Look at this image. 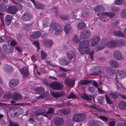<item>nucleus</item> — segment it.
<instances>
[{"label":"nucleus","mask_w":126,"mask_h":126,"mask_svg":"<svg viewBox=\"0 0 126 126\" xmlns=\"http://www.w3.org/2000/svg\"><path fill=\"white\" fill-rule=\"evenodd\" d=\"M79 50L80 53L82 55L88 54L90 51L89 42L88 40H84L81 41L79 44Z\"/></svg>","instance_id":"f257e3e1"},{"label":"nucleus","mask_w":126,"mask_h":126,"mask_svg":"<svg viewBox=\"0 0 126 126\" xmlns=\"http://www.w3.org/2000/svg\"><path fill=\"white\" fill-rule=\"evenodd\" d=\"M62 31L60 25L57 23H52L50 28V31L51 33H54L55 35L59 34Z\"/></svg>","instance_id":"f03ea898"},{"label":"nucleus","mask_w":126,"mask_h":126,"mask_svg":"<svg viewBox=\"0 0 126 126\" xmlns=\"http://www.w3.org/2000/svg\"><path fill=\"white\" fill-rule=\"evenodd\" d=\"M86 115L84 114L80 113L75 115L73 117V121L77 122H80L84 121L86 118Z\"/></svg>","instance_id":"7ed1b4c3"},{"label":"nucleus","mask_w":126,"mask_h":126,"mask_svg":"<svg viewBox=\"0 0 126 126\" xmlns=\"http://www.w3.org/2000/svg\"><path fill=\"white\" fill-rule=\"evenodd\" d=\"M49 86L53 89L58 91L62 90L63 87V84L59 82H53L49 84Z\"/></svg>","instance_id":"20e7f679"},{"label":"nucleus","mask_w":126,"mask_h":126,"mask_svg":"<svg viewBox=\"0 0 126 126\" xmlns=\"http://www.w3.org/2000/svg\"><path fill=\"white\" fill-rule=\"evenodd\" d=\"M37 92L39 94H41V95L38 97L39 99L44 98L46 97L49 94L48 92H46L44 93V89L43 87H37L36 89Z\"/></svg>","instance_id":"39448f33"},{"label":"nucleus","mask_w":126,"mask_h":126,"mask_svg":"<svg viewBox=\"0 0 126 126\" xmlns=\"http://www.w3.org/2000/svg\"><path fill=\"white\" fill-rule=\"evenodd\" d=\"M2 48L4 51L7 54L12 53L14 50V49L12 47L6 44L3 45Z\"/></svg>","instance_id":"423d86ee"},{"label":"nucleus","mask_w":126,"mask_h":126,"mask_svg":"<svg viewBox=\"0 0 126 126\" xmlns=\"http://www.w3.org/2000/svg\"><path fill=\"white\" fill-rule=\"evenodd\" d=\"M114 58L117 60H122L124 58L123 55L121 52L118 50H115L113 53Z\"/></svg>","instance_id":"0eeeda50"},{"label":"nucleus","mask_w":126,"mask_h":126,"mask_svg":"<svg viewBox=\"0 0 126 126\" xmlns=\"http://www.w3.org/2000/svg\"><path fill=\"white\" fill-rule=\"evenodd\" d=\"M64 82L69 87H72L75 83V80L67 78L65 79Z\"/></svg>","instance_id":"6e6552de"},{"label":"nucleus","mask_w":126,"mask_h":126,"mask_svg":"<svg viewBox=\"0 0 126 126\" xmlns=\"http://www.w3.org/2000/svg\"><path fill=\"white\" fill-rule=\"evenodd\" d=\"M32 17L31 14L29 12H26L22 15V19L24 21H27L30 20Z\"/></svg>","instance_id":"1a4fd4ad"},{"label":"nucleus","mask_w":126,"mask_h":126,"mask_svg":"<svg viewBox=\"0 0 126 126\" xmlns=\"http://www.w3.org/2000/svg\"><path fill=\"white\" fill-rule=\"evenodd\" d=\"M24 78L28 77L29 75L28 68L26 67H24L19 70Z\"/></svg>","instance_id":"9d476101"},{"label":"nucleus","mask_w":126,"mask_h":126,"mask_svg":"<svg viewBox=\"0 0 126 126\" xmlns=\"http://www.w3.org/2000/svg\"><path fill=\"white\" fill-rule=\"evenodd\" d=\"M126 76V72L122 71L121 70H118L116 72V78L121 79Z\"/></svg>","instance_id":"9b49d317"},{"label":"nucleus","mask_w":126,"mask_h":126,"mask_svg":"<svg viewBox=\"0 0 126 126\" xmlns=\"http://www.w3.org/2000/svg\"><path fill=\"white\" fill-rule=\"evenodd\" d=\"M54 109L49 108L47 112L43 115V116L46 117L49 119H50L52 115V114H54Z\"/></svg>","instance_id":"f8f14e48"},{"label":"nucleus","mask_w":126,"mask_h":126,"mask_svg":"<svg viewBox=\"0 0 126 126\" xmlns=\"http://www.w3.org/2000/svg\"><path fill=\"white\" fill-rule=\"evenodd\" d=\"M59 62L61 65L65 66L70 63L71 60L69 59L67 60L64 58H61L59 59Z\"/></svg>","instance_id":"ddd939ff"},{"label":"nucleus","mask_w":126,"mask_h":126,"mask_svg":"<svg viewBox=\"0 0 126 126\" xmlns=\"http://www.w3.org/2000/svg\"><path fill=\"white\" fill-rule=\"evenodd\" d=\"M33 3L36 8L38 9H43L45 8V6L39 2L35 1L34 0H31Z\"/></svg>","instance_id":"4468645a"},{"label":"nucleus","mask_w":126,"mask_h":126,"mask_svg":"<svg viewBox=\"0 0 126 126\" xmlns=\"http://www.w3.org/2000/svg\"><path fill=\"white\" fill-rule=\"evenodd\" d=\"M55 125L57 126H60L62 125L64 123L63 119L59 117H56L54 119Z\"/></svg>","instance_id":"2eb2a0df"},{"label":"nucleus","mask_w":126,"mask_h":126,"mask_svg":"<svg viewBox=\"0 0 126 126\" xmlns=\"http://www.w3.org/2000/svg\"><path fill=\"white\" fill-rule=\"evenodd\" d=\"M46 112L45 107H44L36 110L34 113L36 115H40L42 114L43 116V115L45 114Z\"/></svg>","instance_id":"dca6fc26"},{"label":"nucleus","mask_w":126,"mask_h":126,"mask_svg":"<svg viewBox=\"0 0 126 126\" xmlns=\"http://www.w3.org/2000/svg\"><path fill=\"white\" fill-rule=\"evenodd\" d=\"M67 57L68 59L71 60L73 58H75L76 56V54L75 52L72 51H70L67 52Z\"/></svg>","instance_id":"f3484780"},{"label":"nucleus","mask_w":126,"mask_h":126,"mask_svg":"<svg viewBox=\"0 0 126 126\" xmlns=\"http://www.w3.org/2000/svg\"><path fill=\"white\" fill-rule=\"evenodd\" d=\"M19 80L17 79H11L9 82V86L11 87L16 86L18 84Z\"/></svg>","instance_id":"a211bd4d"},{"label":"nucleus","mask_w":126,"mask_h":126,"mask_svg":"<svg viewBox=\"0 0 126 126\" xmlns=\"http://www.w3.org/2000/svg\"><path fill=\"white\" fill-rule=\"evenodd\" d=\"M100 38L98 36L94 37L91 42V46L94 47L100 41Z\"/></svg>","instance_id":"6ab92c4d"},{"label":"nucleus","mask_w":126,"mask_h":126,"mask_svg":"<svg viewBox=\"0 0 126 126\" xmlns=\"http://www.w3.org/2000/svg\"><path fill=\"white\" fill-rule=\"evenodd\" d=\"M17 10V8L15 6H10L8 8L7 11L9 13L13 14L15 13Z\"/></svg>","instance_id":"aec40b11"},{"label":"nucleus","mask_w":126,"mask_h":126,"mask_svg":"<svg viewBox=\"0 0 126 126\" xmlns=\"http://www.w3.org/2000/svg\"><path fill=\"white\" fill-rule=\"evenodd\" d=\"M52 96L54 97L57 98L63 96L64 95V93L62 91H61L52 92Z\"/></svg>","instance_id":"412c9836"},{"label":"nucleus","mask_w":126,"mask_h":126,"mask_svg":"<svg viewBox=\"0 0 126 126\" xmlns=\"http://www.w3.org/2000/svg\"><path fill=\"white\" fill-rule=\"evenodd\" d=\"M91 35V33L88 31H85L83 33H81L80 37L82 39H85L86 38L89 37Z\"/></svg>","instance_id":"4be33fe9"},{"label":"nucleus","mask_w":126,"mask_h":126,"mask_svg":"<svg viewBox=\"0 0 126 126\" xmlns=\"http://www.w3.org/2000/svg\"><path fill=\"white\" fill-rule=\"evenodd\" d=\"M118 107L121 110H125L126 109V102L124 101H121L118 103Z\"/></svg>","instance_id":"5701e85b"},{"label":"nucleus","mask_w":126,"mask_h":126,"mask_svg":"<svg viewBox=\"0 0 126 126\" xmlns=\"http://www.w3.org/2000/svg\"><path fill=\"white\" fill-rule=\"evenodd\" d=\"M80 97L83 99L91 100L92 98H94V96L92 95H89L88 96L86 94H83L81 95Z\"/></svg>","instance_id":"b1692460"},{"label":"nucleus","mask_w":126,"mask_h":126,"mask_svg":"<svg viewBox=\"0 0 126 126\" xmlns=\"http://www.w3.org/2000/svg\"><path fill=\"white\" fill-rule=\"evenodd\" d=\"M93 81L92 80H89L88 79L80 80L79 81L78 86H81L82 85H85Z\"/></svg>","instance_id":"393cba45"},{"label":"nucleus","mask_w":126,"mask_h":126,"mask_svg":"<svg viewBox=\"0 0 126 126\" xmlns=\"http://www.w3.org/2000/svg\"><path fill=\"white\" fill-rule=\"evenodd\" d=\"M106 42L107 43V46L110 47H114L117 46L116 42L114 41H110L109 42L107 41Z\"/></svg>","instance_id":"a878e982"},{"label":"nucleus","mask_w":126,"mask_h":126,"mask_svg":"<svg viewBox=\"0 0 126 126\" xmlns=\"http://www.w3.org/2000/svg\"><path fill=\"white\" fill-rule=\"evenodd\" d=\"M105 9L104 6L101 5H98L94 9V11L96 12H102L104 11Z\"/></svg>","instance_id":"bb28decb"},{"label":"nucleus","mask_w":126,"mask_h":126,"mask_svg":"<svg viewBox=\"0 0 126 126\" xmlns=\"http://www.w3.org/2000/svg\"><path fill=\"white\" fill-rule=\"evenodd\" d=\"M12 16L11 15H7L5 17V21L6 24L8 26L10 25L11 22Z\"/></svg>","instance_id":"cd10ccee"},{"label":"nucleus","mask_w":126,"mask_h":126,"mask_svg":"<svg viewBox=\"0 0 126 126\" xmlns=\"http://www.w3.org/2000/svg\"><path fill=\"white\" fill-rule=\"evenodd\" d=\"M107 43L102 42L97 46V48L98 51L103 48L104 47L107 46Z\"/></svg>","instance_id":"c85d7f7f"},{"label":"nucleus","mask_w":126,"mask_h":126,"mask_svg":"<svg viewBox=\"0 0 126 126\" xmlns=\"http://www.w3.org/2000/svg\"><path fill=\"white\" fill-rule=\"evenodd\" d=\"M41 35V33L39 31L35 32L31 35V37L33 39H36L39 38Z\"/></svg>","instance_id":"c756f323"},{"label":"nucleus","mask_w":126,"mask_h":126,"mask_svg":"<svg viewBox=\"0 0 126 126\" xmlns=\"http://www.w3.org/2000/svg\"><path fill=\"white\" fill-rule=\"evenodd\" d=\"M86 25L83 22H80L77 25V27L79 30H84L86 27Z\"/></svg>","instance_id":"7c9ffc66"},{"label":"nucleus","mask_w":126,"mask_h":126,"mask_svg":"<svg viewBox=\"0 0 126 126\" xmlns=\"http://www.w3.org/2000/svg\"><path fill=\"white\" fill-rule=\"evenodd\" d=\"M71 29V25L69 24H67L64 28V31L67 34L69 33Z\"/></svg>","instance_id":"2f4dec72"},{"label":"nucleus","mask_w":126,"mask_h":126,"mask_svg":"<svg viewBox=\"0 0 126 126\" xmlns=\"http://www.w3.org/2000/svg\"><path fill=\"white\" fill-rule=\"evenodd\" d=\"M114 35L117 36L124 37L125 36L124 33L120 31H114L113 32Z\"/></svg>","instance_id":"473e14b6"},{"label":"nucleus","mask_w":126,"mask_h":126,"mask_svg":"<svg viewBox=\"0 0 126 126\" xmlns=\"http://www.w3.org/2000/svg\"><path fill=\"white\" fill-rule=\"evenodd\" d=\"M110 65L113 68H117L118 66V64L115 61L111 60L110 61Z\"/></svg>","instance_id":"72a5a7b5"},{"label":"nucleus","mask_w":126,"mask_h":126,"mask_svg":"<svg viewBox=\"0 0 126 126\" xmlns=\"http://www.w3.org/2000/svg\"><path fill=\"white\" fill-rule=\"evenodd\" d=\"M21 98L20 94L18 93H15L12 96V98L15 100H20Z\"/></svg>","instance_id":"f704fd0d"},{"label":"nucleus","mask_w":126,"mask_h":126,"mask_svg":"<svg viewBox=\"0 0 126 126\" xmlns=\"http://www.w3.org/2000/svg\"><path fill=\"white\" fill-rule=\"evenodd\" d=\"M4 70L7 73H10L13 71V68L12 66L7 65L4 67Z\"/></svg>","instance_id":"c9c22d12"},{"label":"nucleus","mask_w":126,"mask_h":126,"mask_svg":"<svg viewBox=\"0 0 126 126\" xmlns=\"http://www.w3.org/2000/svg\"><path fill=\"white\" fill-rule=\"evenodd\" d=\"M103 14L104 16H107L110 18L113 17L115 15V13L113 12H104Z\"/></svg>","instance_id":"e433bc0d"},{"label":"nucleus","mask_w":126,"mask_h":126,"mask_svg":"<svg viewBox=\"0 0 126 126\" xmlns=\"http://www.w3.org/2000/svg\"><path fill=\"white\" fill-rule=\"evenodd\" d=\"M107 69L108 72L110 75L114 74L115 73V70L109 67H108Z\"/></svg>","instance_id":"4c0bfd02"},{"label":"nucleus","mask_w":126,"mask_h":126,"mask_svg":"<svg viewBox=\"0 0 126 126\" xmlns=\"http://www.w3.org/2000/svg\"><path fill=\"white\" fill-rule=\"evenodd\" d=\"M53 44V42L51 40H47L45 42V44L47 47H50Z\"/></svg>","instance_id":"58836bf2"},{"label":"nucleus","mask_w":126,"mask_h":126,"mask_svg":"<svg viewBox=\"0 0 126 126\" xmlns=\"http://www.w3.org/2000/svg\"><path fill=\"white\" fill-rule=\"evenodd\" d=\"M89 14V12L87 9H84L82 11L81 15L84 17L87 16Z\"/></svg>","instance_id":"ea45409f"},{"label":"nucleus","mask_w":126,"mask_h":126,"mask_svg":"<svg viewBox=\"0 0 126 126\" xmlns=\"http://www.w3.org/2000/svg\"><path fill=\"white\" fill-rule=\"evenodd\" d=\"M124 2V0H116L114 2V4L117 5H120L122 4Z\"/></svg>","instance_id":"a19ab883"},{"label":"nucleus","mask_w":126,"mask_h":126,"mask_svg":"<svg viewBox=\"0 0 126 126\" xmlns=\"http://www.w3.org/2000/svg\"><path fill=\"white\" fill-rule=\"evenodd\" d=\"M41 58L43 59H45L47 56V54L42 50L41 51Z\"/></svg>","instance_id":"79ce46f5"},{"label":"nucleus","mask_w":126,"mask_h":126,"mask_svg":"<svg viewBox=\"0 0 126 126\" xmlns=\"http://www.w3.org/2000/svg\"><path fill=\"white\" fill-rule=\"evenodd\" d=\"M105 98L107 103L109 104H111L112 102L107 95H105Z\"/></svg>","instance_id":"37998d69"},{"label":"nucleus","mask_w":126,"mask_h":126,"mask_svg":"<svg viewBox=\"0 0 126 126\" xmlns=\"http://www.w3.org/2000/svg\"><path fill=\"white\" fill-rule=\"evenodd\" d=\"M68 98L75 99L76 98V96L74 93L71 92L70 94L68 96Z\"/></svg>","instance_id":"c03bdc74"},{"label":"nucleus","mask_w":126,"mask_h":126,"mask_svg":"<svg viewBox=\"0 0 126 126\" xmlns=\"http://www.w3.org/2000/svg\"><path fill=\"white\" fill-rule=\"evenodd\" d=\"M99 118L105 122H106L109 120L108 118L104 116H100L99 117Z\"/></svg>","instance_id":"a18cd8bd"},{"label":"nucleus","mask_w":126,"mask_h":126,"mask_svg":"<svg viewBox=\"0 0 126 126\" xmlns=\"http://www.w3.org/2000/svg\"><path fill=\"white\" fill-rule=\"evenodd\" d=\"M60 112L64 114H67L69 113V112L65 109H61L60 110Z\"/></svg>","instance_id":"49530a36"},{"label":"nucleus","mask_w":126,"mask_h":126,"mask_svg":"<svg viewBox=\"0 0 126 126\" xmlns=\"http://www.w3.org/2000/svg\"><path fill=\"white\" fill-rule=\"evenodd\" d=\"M60 17L61 19L65 20H67L68 18V17L67 16H65L63 15L60 16Z\"/></svg>","instance_id":"de8ad7c7"},{"label":"nucleus","mask_w":126,"mask_h":126,"mask_svg":"<svg viewBox=\"0 0 126 126\" xmlns=\"http://www.w3.org/2000/svg\"><path fill=\"white\" fill-rule=\"evenodd\" d=\"M73 41L75 43H79L80 40L79 39L76 35H75L73 37Z\"/></svg>","instance_id":"09e8293b"},{"label":"nucleus","mask_w":126,"mask_h":126,"mask_svg":"<svg viewBox=\"0 0 126 126\" xmlns=\"http://www.w3.org/2000/svg\"><path fill=\"white\" fill-rule=\"evenodd\" d=\"M90 125L92 126H96L97 125V122L93 120L89 123Z\"/></svg>","instance_id":"8fccbe9b"},{"label":"nucleus","mask_w":126,"mask_h":126,"mask_svg":"<svg viewBox=\"0 0 126 126\" xmlns=\"http://www.w3.org/2000/svg\"><path fill=\"white\" fill-rule=\"evenodd\" d=\"M109 95L111 96L112 98L114 99H115L117 98L118 97V96L116 94L114 93H110Z\"/></svg>","instance_id":"3c124183"},{"label":"nucleus","mask_w":126,"mask_h":126,"mask_svg":"<svg viewBox=\"0 0 126 126\" xmlns=\"http://www.w3.org/2000/svg\"><path fill=\"white\" fill-rule=\"evenodd\" d=\"M31 26V25L30 24L27 25L25 24L24 26V28L25 30H28L30 29V28Z\"/></svg>","instance_id":"603ef678"},{"label":"nucleus","mask_w":126,"mask_h":126,"mask_svg":"<svg viewBox=\"0 0 126 126\" xmlns=\"http://www.w3.org/2000/svg\"><path fill=\"white\" fill-rule=\"evenodd\" d=\"M103 72V69L102 68H101L99 67L98 70H97V72H96V74L95 75H97L98 74L100 73H102Z\"/></svg>","instance_id":"864d4df0"},{"label":"nucleus","mask_w":126,"mask_h":126,"mask_svg":"<svg viewBox=\"0 0 126 126\" xmlns=\"http://www.w3.org/2000/svg\"><path fill=\"white\" fill-rule=\"evenodd\" d=\"M111 9L112 11L117 12L119 10V9L118 7H115L114 6H112L111 7Z\"/></svg>","instance_id":"5fc2aeb1"},{"label":"nucleus","mask_w":126,"mask_h":126,"mask_svg":"<svg viewBox=\"0 0 126 126\" xmlns=\"http://www.w3.org/2000/svg\"><path fill=\"white\" fill-rule=\"evenodd\" d=\"M50 25L49 23L47 21H45L43 23V28H45L46 27H49Z\"/></svg>","instance_id":"6e6d98bb"},{"label":"nucleus","mask_w":126,"mask_h":126,"mask_svg":"<svg viewBox=\"0 0 126 126\" xmlns=\"http://www.w3.org/2000/svg\"><path fill=\"white\" fill-rule=\"evenodd\" d=\"M121 15L123 17L126 18V10L122 11L121 13Z\"/></svg>","instance_id":"4d7b16f0"},{"label":"nucleus","mask_w":126,"mask_h":126,"mask_svg":"<svg viewBox=\"0 0 126 126\" xmlns=\"http://www.w3.org/2000/svg\"><path fill=\"white\" fill-rule=\"evenodd\" d=\"M90 107L97 111H100V109L96 106L91 105L90 106Z\"/></svg>","instance_id":"13d9d810"},{"label":"nucleus","mask_w":126,"mask_h":126,"mask_svg":"<svg viewBox=\"0 0 126 126\" xmlns=\"http://www.w3.org/2000/svg\"><path fill=\"white\" fill-rule=\"evenodd\" d=\"M4 9V5L3 3H0V12H2Z\"/></svg>","instance_id":"bf43d9fd"},{"label":"nucleus","mask_w":126,"mask_h":126,"mask_svg":"<svg viewBox=\"0 0 126 126\" xmlns=\"http://www.w3.org/2000/svg\"><path fill=\"white\" fill-rule=\"evenodd\" d=\"M33 44L36 46L38 49H39V46L38 41H34L33 42Z\"/></svg>","instance_id":"052dcab7"},{"label":"nucleus","mask_w":126,"mask_h":126,"mask_svg":"<svg viewBox=\"0 0 126 126\" xmlns=\"http://www.w3.org/2000/svg\"><path fill=\"white\" fill-rule=\"evenodd\" d=\"M89 54V55L90 57V58L91 59H93V55L94 54V51H91V52H89L88 54Z\"/></svg>","instance_id":"680f3d73"},{"label":"nucleus","mask_w":126,"mask_h":126,"mask_svg":"<svg viewBox=\"0 0 126 126\" xmlns=\"http://www.w3.org/2000/svg\"><path fill=\"white\" fill-rule=\"evenodd\" d=\"M10 44L11 46H14L16 45V42L15 41L12 40L10 41Z\"/></svg>","instance_id":"e2e57ef3"},{"label":"nucleus","mask_w":126,"mask_h":126,"mask_svg":"<svg viewBox=\"0 0 126 126\" xmlns=\"http://www.w3.org/2000/svg\"><path fill=\"white\" fill-rule=\"evenodd\" d=\"M88 89L89 91L91 93L93 92L94 91L93 87L91 86L89 87L88 88Z\"/></svg>","instance_id":"0e129e2a"},{"label":"nucleus","mask_w":126,"mask_h":126,"mask_svg":"<svg viewBox=\"0 0 126 126\" xmlns=\"http://www.w3.org/2000/svg\"><path fill=\"white\" fill-rule=\"evenodd\" d=\"M31 59L32 61H34L37 60V57L35 55H33L31 57Z\"/></svg>","instance_id":"69168bd1"},{"label":"nucleus","mask_w":126,"mask_h":126,"mask_svg":"<svg viewBox=\"0 0 126 126\" xmlns=\"http://www.w3.org/2000/svg\"><path fill=\"white\" fill-rule=\"evenodd\" d=\"M59 69L61 70L62 71H63L66 72L68 71V70L66 69L65 68L62 67H59Z\"/></svg>","instance_id":"338daca9"},{"label":"nucleus","mask_w":126,"mask_h":126,"mask_svg":"<svg viewBox=\"0 0 126 126\" xmlns=\"http://www.w3.org/2000/svg\"><path fill=\"white\" fill-rule=\"evenodd\" d=\"M109 126H115V122L112 121L109 122Z\"/></svg>","instance_id":"774afa93"}]
</instances>
